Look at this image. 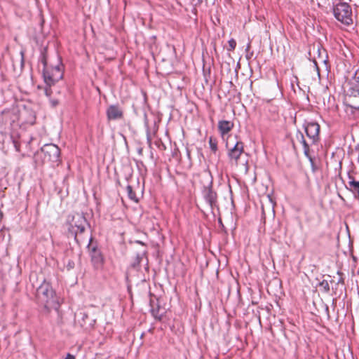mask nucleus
<instances>
[{
    "mask_svg": "<svg viewBox=\"0 0 359 359\" xmlns=\"http://www.w3.org/2000/svg\"><path fill=\"white\" fill-rule=\"evenodd\" d=\"M109 120H117L123 118V111L118 105H110L107 109Z\"/></svg>",
    "mask_w": 359,
    "mask_h": 359,
    "instance_id": "9b49d317",
    "label": "nucleus"
},
{
    "mask_svg": "<svg viewBox=\"0 0 359 359\" xmlns=\"http://www.w3.org/2000/svg\"><path fill=\"white\" fill-rule=\"evenodd\" d=\"M65 359H75V357L73 355L68 353L66 355Z\"/></svg>",
    "mask_w": 359,
    "mask_h": 359,
    "instance_id": "5701e85b",
    "label": "nucleus"
},
{
    "mask_svg": "<svg viewBox=\"0 0 359 359\" xmlns=\"http://www.w3.org/2000/svg\"><path fill=\"white\" fill-rule=\"evenodd\" d=\"M41 153L43 154L45 161L53 163H59L60 161V149L55 144H45L41 148Z\"/></svg>",
    "mask_w": 359,
    "mask_h": 359,
    "instance_id": "423d86ee",
    "label": "nucleus"
},
{
    "mask_svg": "<svg viewBox=\"0 0 359 359\" xmlns=\"http://www.w3.org/2000/svg\"><path fill=\"white\" fill-rule=\"evenodd\" d=\"M244 153V145L241 141H238L236 144L228 151V157L230 163L237 165L238 160Z\"/></svg>",
    "mask_w": 359,
    "mask_h": 359,
    "instance_id": "6e6552de",
    "label": "nucleus"
},
{
    "mask_svg": "<svg viewBox=\"0 0 359 359\" xmlns=\"http://www.w3.org/2000/svg\"><path fill=\"white\" fill-rule=\"evenodd\" d=\"M348 104L351 109L359 110V68L348 81Z\"/></svg>",
    "mask_w": 359,
    "mask_h": 359,
    "instance_id": "f257e3e1",
    "label": "nucleus"
},
{
    "mask_svg": "<svg viewBox=\"0 0 359 359\" xmlns=\"http://www.w3.org/2000/svg\"><path fill=\"white\" fill-rule=\"evenodd\" d=\"M233 128V123L229 121H219L218 123V130L224 138V135L229 133Z\"/></svg>",
    "mask_w": 359,
    "mask_h": 359,
    "instance_id": "f8f14e48",
    "label": "nucleus"
},
{
    "mask_svg": "<svg viewBox=\"0 0 359 359\" xmlns=\"http://www.w3.org/2000/svg\"><path fill=\"white\" fill-rule=\"evenodd\" d=\"M43 76L46 85L51 86L62 79L63 72L58 65L50 69L45 67Z\"/></svg>",
    "mask_w": 359,
    "mask_h": 359,
    "instance_id": "39448f33",
    "label": "nucleus"
},
{
    "mask_svg": "<svg viewBox=\"0 0 359 359\" xmlns=\"http://www.w3.org/2000/svg\"><path fill=\"white\" fill-rule=\"evenodd\" d=\"M304 129L312 144H316L319 140L320 125L315 121L306 122L304 124Z\"/></svg>",
    "mask_w": 359,
    "mask_h": 359,
    "instance_id": "0eeeda50",
    "label": "nucleus"
},
{
    "mask_svg": "<svg viewBox=\"0 0 359 359\" xmlns=\"http://www.w3.org/2000/svg\"><path fill=\"white\" fill-rule=\"evenodd\" d=\"M126 190H127V193H128V196L129 198L135 202H137L138 200L136 197L135 191L133 189V187L130 185H128L126 187Z\"/></svg>",
    "mask_w": 359,
    "mask_h": 359,
    "instance_id": "2eb2a0df",
    "label": "nucleus"
},
{
    "mask_svg": "<svg viewBox=\"0 0 359 359\" xmlns=\"http://www.w3.org/2000/svg\"><path fill=\"white\" fill-rule=\"evenodd\" d=\"M50 87L51 86H48L45 88V95L49 98H51V95L53 93V90Z\"/></svg>",
    "mask_w": 359,
    "mask_h": 359,
    "instance_id": "aec40b11",
    "label": "nucleus"
},
{
    "mask_svg": "<svg viewBox=\"0 0 359 359\" xmlns=\"http://www.w3.org/2000/svg\"><path fill=\"white\" fill-rule=\"evenodd\" d=\"M203 196L206 203L210 205L212 210L215 207H217V194L212 189V182H210L208 186L204 187Z\"/></svg>",
    "mask_w": 359,
    "mask_h": 359,
    "instance_id": "9d476101",
    "label": "nucleus"
},
{
    "mask_svg": "<svg viewBox=\"0 0 359 359\" xmlns=\"http://www.w3.org/2000/svg\"><path fill=\"white\" fill-rule=\"evenodd\" d=\"M144 255V252L137 254L134 262L131 264L132 267H133L134 269L137 268L140 266V262L142 261Z\"/></svg>",
    "mask_w": 359,
    "mask_h": 359,
    "instance_id": "4468645a",
    "label": "nucleus"
},
{
    "mask_svg": "<svg viewBox=\"0 0 359 359\" xmlns=\"http://www.w3.org/2000/svg\"><path fill=\"white\" fill-rule=\"evenodd\" d=\"M151 313L152 316L157 320H161L163 317V314L160 313V308H151Z\"/></svg>",
    "mask_w": 359,
    "mask_h": 359,
    "instance_id": "f3484780",
    "label": "nucleus"
},
{
    "mask_svg": "<svg viewBox=\"0 0 359 359\" xmlns=\"http://www.w3.org/2000/svg\"><path fill=\"white\" fill-rule=\"evenodd\" d=\"M50 104L53 107H55L56 106L58 105L59 104V101L57 99H54V98H50Z\"/></svg>",
    "mask_w": 359,
    "mask_h": 359,
    "instance_id": "412c9836",
    "label": "nucleus"
},
{
    "mask_svg": "<svg viewBox=\"0 0 359 359\" xmlns=\"http://www.w3.org/2000/svg\"><path fill=\"white\" fill-rule=\"evenodd\" d=\"M208 143L210 147V149L215 153L217 151V141L216 139L212 137H210Z\"/></svg>",
    "mask_w": 359,
    "mask_h": 359,
    "instance_id": "dca6fc26",
    "label": "nucleus"
},
{
    "mask_svg": "<svg viewBox=\"0 0 359 359\" xmlns=\"http://www.w3.org/2000/svg\"><path fill=\"white\" fill-rule=\"evenodd\" d=\"M334 15L341 23L348 25L353 22L352 11L347 3H339L334 6Z\"/></svg>",
    "mask_w": 359,
    "mask_h": 359,
    "instance_id": "20e7f679",
    "label": "nucleus"
},
{
    "mask_svg": "<svg viewBox=\"0 0 359 359\" xmlns=\"http://www.w3.org/2000/svg\"><path fill=\"white\" fill-rule=\"evenodd\" d=\"M74 266V263L73 262L69 261L68 264H67L68 270H70V269H73Z\"/></svg>",
    "mask_w": 359,
    "mask_h": 359,
    "instance_id": "4be33fe9",
    "label": "nucleus"
},
{
    "mask_svg": "<svg viewBox=\"0 0 359 359\" xmlns=\"http://www.w3.org/2000/svg\"><path fill=\"white\" fill-rule=\"evenodd\" d=\"M297 138L299 139L300 142L303 145L304 155L311 160V157L309 155V145L304 139V137L302 133L297 135Z\"/></svg>",
    "mask_w": 359,
    "mask_h": 359,
    "instance_id": "ddd939ff",
    "label": "nucleus"
},
{
    "mask_svg": "<svg viewBox=\"0 0 359 359\" xmlns=\"http://www.w3.org/2000/svg\"><path fill=\"white\" fill-rule=\"evenodd\" d=\"M228 43H229V47L227 48V50L229 51H233L236 46V40H234L233 39H231L229 41H228Z\"/></svg>",
    "mask_w": 359,
    "mask_h": 359,
    "instance_id": "a211bd4d",
    "label": "nucleus"
},
{
    "mask_svg": "<svg viewBox=\"0 0 359 359\" xmlns=\"http://www.w3.org/2000/svg\"><path fill=\"white\" fill-rule=\"evenodd\" d=\"M36 297L38 300L43 304L45 307H54L57 304L55 292L50 284L43 281L36 290Z\"/></svg>",
    "mask_w": 359,
    "mask_h": 359,
    "instance_id": "f03ea898",
    "label": "nucleus"
},
{
    "mask_svg": "<svg viewBox=\"0 0 359 359\" xmlns=\"http://www.w3.org/2000/svg\"><path fill=\"white\" fill-rule=\"evenodd\" d=\"M320 286L324 289L325 292H328L330 291V285L327 280H323L320 283Z\"/></svg>",
    "mask_w": 359,
    "mask_h": 359,
    "instance_id": "6ab92c4d",
    "label": "nucleus"
},
{
    "mask_svg": "<svg viewBox=\"0 0 359 359\" xmlns=\"http://www.w3.org/2000/svg\"><path fill=\"white\" fill-rule=\"evenodd\" d=\"M68 230L77 240V234L83 233L87 225V220L82 214L69 215L67 219Z\"/></svg>",
    "mask_w": 359,
    "mask_h": 359,
    "instance_id": "7ed1b4c3",
    "label": "nucleus"
},
{
    "mask_svg": "<svg viewBox=\"0 0 359 359\" xmlns=\"http://www.w3.org/2000/svg\"><path fill=\"white\" fill-rule=\"evenodd\" d=\"M344 284V279L341 277L339 278V279L338 280V282H337V284Z\"/></svg>",
    "mask_w": 359,
    "mask_h": 359,
    "instance_id": "b1692460",
    "label": "nucleus"
},
{
    "mask_svg": "<svg viewBox=\"0 0 359 359\" xmlns=\"http://www.w3.org/2000/svg\"><path fill=\"white\" fill-rule=\"evenodd\" d=\"M88 248L94 267L96 269L101 268L104 263V258L101 252L97 249V247L92 244V238L90 239Z\"/></svg>",
    "mask_w": 359,
    "mask_h": 359,
    "instance_id": "1a4fd4ad",
    "label": "nucleus"
}]
</instances>
